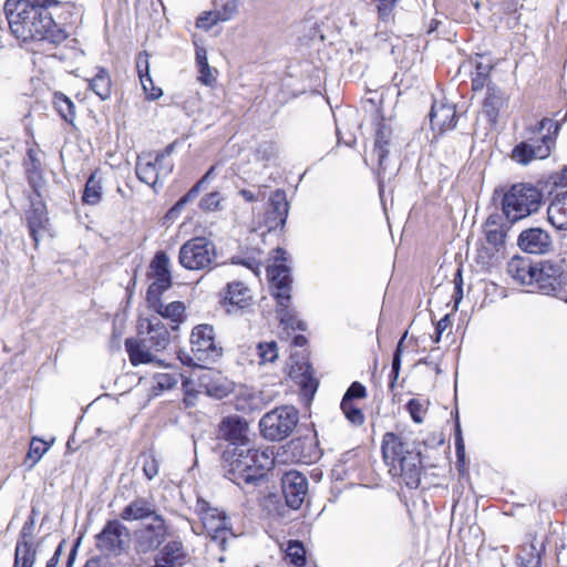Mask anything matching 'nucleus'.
Segmentation results:
<instances>
[{"instance_id":"obj_26","label":"nucleus","mask_w":567,"mask_h":567,"mask_svg":"<svg viewBox=\"0 0 567 567\" xmlns=\"http://www.w3.org/2000/svg\"><path fill=\"white\" fill-rule=\"evenodd\" d=\"M288 449L295 462L311 463L319 456L316 439L311 435L292 439L288 443Z\"/></svg>"},{"instance_id":"obj_34","label":"nucleus","mask_w":567,"mask_h":567,"mask_svg":"<svg viewBox=\"0 0 567 567\" xmlns=\"http://www.w3.org/2000/svg\"><path fill=\"white\" fill-rule=\"evenodd\" d=\"M37 560V547L25 542H17L13 567H33Z\"/></svg>"},{"instance_id":"obj_29","label":"nucleus","mask_w":567,"mask_h":567,"mask_svg":"<svg viewBox=\"0 0 567 567\" xmlns=\"http://www.w3.org/2000/svg\"><path fill=\"white\" fill-rule=\"evenodd\" d=\"M547 218L557 230H567V190L555 194L547 208Z\"/></svg>"},{"instance_id":"obj_59","label":"nucleus","mask_w":567,"mask_h":567,"mask_svg":"<svg viewBox=\"0 0 567 567\" xmlns=\"http://www.w3.org/2000/svg\"><path fill=\"white\" fill-rule=\"evenodd\" d=\"M400 369H401V361L399 359V354L398 355H393V359H392V368H391V373H390V383H389V386L391 389L394 388L396 381H398V378H399V374H400Z\"/></svg>"},{"instance_id":"obj_17","label":"nucleus","mask_w":567,"mask_h":567,"mask_svg":"<svg viewBox=\"0 0 567 567\" xmlns=\"http://www.w3.org/2000/svg\"><path fill=\"white\" fill-rule=\"evenodd\" d=\"M517 245L525 252L544 255L553 249V239L547 230L532 227L519 234Z\"/></svg>"},{"instance_id":"obj_54","label":"nucleus","mask_w":567,"mask_h":567,"mask_svg":"<svg viewBox=\"0 0 567 567\" xmlns=\"http://www.w3.org/2000/svg\"><path fill=\"white\" fill-rule=\"evenodd\" d=\"M143 472L148 480L154 478L158 474V463L153 456L145 458L143 463Z\"/></svg>"},{"instance_id":"obj_2","label":"nucleus","mask_w":567,"mask_h":567,"mask_svg":"<svg viewBox=\"0 0 567 567\" xmlns=\"http://www.w3.org/2000/svg\"><path fill=\"white\" fill-rule=\"evenodd\" d=\"M224 476L249 492L267 481L274 465L272 452L252 449L249 444L226 449L221 456Z\"/></svg>"},{"instance_id":"obj_41","label":"nucleus","mask_w":567,"mask_h":567,"mask_svg":"<svg viewBox=\"0 0 567 567\" xmlns=\"http://www.w3.org/2000/svg\"><path fill=\"white\" fill-rule=\"evenodd\" d=\"M28 184L33 190V198H42L47 187V181L43 177L42 169H27Z\"/></svg>"},{"instance_id":"obj_31","label":"nucleus","mask_w":567,"mask_h":567,"mask_svg":"<svg viewBox=\"0 0 567 567\" xmlns=\"http://www.w3.org/2000/svg\"><path fill=\"white\" fill-rule=\"evenodd\" d=\"M551 153L549 144H516L512 158L519 164L527 165L534 159L547 158Z\"/></svg>"},{"instance_id":"obj_53","label":"nucleus","mask_w":567,"mask_h":567,"mask_svg":"<svg viewBox=\"0 0 567 567\" xmlns=\"http://www.w3.org/2000/svg\"><path fill=\"white\" fill-rule=\"evenodd\" d=\"M33 525H34V520L33 518H30L29 520H27L21 530H20V534H19V537H18V540L17 542H25L28 544H33L32 542V538H33Z\"/></svg>"},{"instance_id":"obj_12","label":"nucleus","mask_w":567,"mask_h":567,"mask_svg":"<svg viewBox=\"0 0 567 567\" xmlns=\"http://www.w3.org/2000/svg\"><path fill=\"white\" fill-rule=\"evenodd\" d=\"M167 529L166 520L162 515L142 523L134 532L135 549L141 554L156 550L165 542Z\"/></svg>"},{"instance_id":"obj_14","label":"nucleus","mask_w":567,"mask_h":567,"mask_svg":"<svg viewBox=\"0 0 567 567\" xmlns=\"http://www.w3.org/2000/svg\"><path fill=\"white\" fill-rule=\"evenodd\" d=\"M202 522L205 530L210 536V542L221 550L226 549L228 538L235 537L231 533L226 514L218 508L207 506L203 508Z\"/></svg>"},{"instance_id":"obj_28","label":"nucleus","mask_w":567,"mask_h":567,"mask_svg":"<svg viewBox=\"0 0 567 567\" xmlns=\"http://www.w3.org/2000/svg\"><path fill=\"white\" fill-rule=\"evenodd\" d=\"M536 262L528 258L515 256L507 264L508 275L519 285L533 286L535 278Z\"/></svg>"},{"instance_id":"obj_15","label":"nucleus","mask_w":567,"mask_h":567,"mask_svg":"<svg viewBox=\"0 0 567 567\" xmlns=\"http://www.w3.org/2000/svg\"><path fill=\"white\" fill-rule=\"evenodd\" d=\"M169 267L171 260L168 255L163 250L157 251L151 261V269L155 280L147 289L146 300H156L157 297H161L172 287L173 281Z\"/></svg>"},{"instance_id":"obj_9","label":"nucleus","mask_w":567,"mask_h":567,"mask_svg":"<svg viewBox=\"0 0 567 567\" xmlns=\"http://www.w3.org/2000/svg\"><path fill=\"white\" fill-rule=\"evenodd\" d=\"M533 286L544 295L563 298L567 292V270L564 261L536 262Z\"/></svg>"},{"instance_id":"obj_27","label":"nucleus","mask_w":567,"mask_h":567,"mask_svg":"<svg viewBox=\"0 0 567 567\" xmlns=\"http://www.w3.org/2000/svg\"><path fill=\"white\" fill-rule=\"evenodd\" d=\"M188 555L182 542H168L158 553L155 563L162 567H182L186 564Z\"/></svg>"},{"instance_id":"obj_25","label":"nucleus","mask_w":567,"mask_h":567,"mask_svg":"<svg viewBox=\"0 0 567 567\" xmlns=\"http://www.w3.org/2000/svg\"><path fill=\"white\" fill-rule=\"evenodd\" d=\"M508 229L509 227L503 221L501 215H489L483 226L486 243L494 250H499V248L505 245Z\"/></svg>"},{"instance_id":"obj_47","label":"nucleus","mask_w":567,"mask_h":567,"mask_svg":"<svg viewBox=\"0 0 567 567\" xmlns=\"http://www.w3.org/2000/svg\"><path fill=\"white\" fill-rule=\"evenodd\" d=\"M44 153L37 146L28 150V159L24 163L27 169H42Z\"/></svg>"},{"instance_id":"obj_18","label":"nucleus","mask_w":567,"mask_h":567,"mask_svg":"<svg viewBox=\"0 0 567 567\" xmlns=\"http://www.w3.org/2000/svg\"><path fill=\"white\" fill-rule=\"evenodd\" d=\"M30 208L25 212V218L30 236L34 246L39 245L40 239L48 233L49 217L47 206L42 198L29 197Z\"/></svg>"},{"instance_id":"obj_64","label":"nucleus","mask_w":567,"mask_h":567,"mask_svg":"<svg viewBox=\"0 0 567 567\" xmlns=\"http://www.w3.org/2000/svg\"><path fill=\"white\" fill-rule=\"evenodd\" d=\"M63 544H64V540L61 542L60 545L56 547L53 556L48 560L45 567H56L59 565L60 557H61L62 550H63Z\"/></svg>"},{"instance_id":"obj_49","label":"nucleus","mask_w":567,"mask_h":567,"mask_svg":"<svg viewBox=\"0 0 567 567\" xmlns=\"http://www.w3.org/2000/svg\"><path fill=\"white\" fill-rule=\"evenodd\" d=\"M221 196L218 192H213L204 196L200 200V208L207 212H214L219 208Z\"/></svg>"},{"instance_id":"obj_62","label":"nucleus","mask_w":567,"mask_h":567,"mask_svg":"<svg viewBox=\"0 0 567 567\" xmlns=\"http://www.w3.org/2000/svg\"><path fill=\"white\" fill-rule=\"evenodd\" d=\"M143 91L146 95V99L152 101L157 100L163 95L162 89L155 86L153 82L152 84H147V90L143 87Z\"/></svg>"},{"instance_id":"obj_48","label":"nucleus","mask_w":567,"mask_h":567,"mask_svg":"<svg viewBox=\"0 0 567 567\" xmlns=\"http://www.w3.org/2000/svg\"><path fill=\"white\" fill-rule=\"evenodd\" d=\"M367 396V390L360 382H353L346 391L342 401L353 402L354 399H364Z\"/></svg>"},{"instance_id":"obj_40","label":"nucleus","mask_w":567,"mask_h":567,"mask_svg":"<svg viewBox=\"0 0 567 567\" xmlns=\"http://www.w3.org/2000/svg\"><path fill=\"white\" fill-rule=\"evenodd\" d=\"M181 374L178 373H157L154 375L153 393L158 395L165 390H171L177 385Z\"/></svg>"},{"instance_id":"obj_33","label":"nucleus","mask_w":567,"mask_h":567,"mask_svg":"<svg viewBox=\"0 0 567 567\" xmlns=\"http://www.w3.org/2000/svg\"><path fill=\"white\" fill-rule=\"evenodd\" d=\"M102 178L99 172H93L85 183L82 195V202L86 205L95 206L102 200Z\"/></svg>"},{"instance_id":"obj_51","label":"nucleus","mask_w":567,"mask_h":567,"mask_svg":"<svg viewBox=\"0 0 567 567\" xmlns=\"http://www.w3.org/2000/svg\"><path fill=\"white\" fill-rule=\"evenodd\" d=\"M302 379L300 383L303 389L309 390L310 392H315L318 386V380L312 377V371L310 365H306L305 372L301 374Z\"/></svg>"},{"instance_id":"obj_19","label":"nucleus","mask_w":567,"mask_h":567,"mask_svg":"<svg viewBox=\"0 0 567 567\" xmlns=\"http://www.w3.org/2000/svg\"><path fill=\"white\" fill-rule=\"evenodd\" d=\"M429 116L432 130L437 133H444L455 127V105L445 100H435Z\"/></svg>"},{"instance_id":"obj_42","label":"nucleus","mask_w":567,"mask_h":567,"mask_svg":"<svg viewBox=\"0 0 567 567\" xmlns=\"http://www.w3.org/2000/svg\"><path fill=\"white\" fill-rule=\"evenodd\" d=\"M54 105L60 115L69 123H72L75 117V110L73 102L64 94H55Z\"/></svg>"},{"instance_id":"obj_60","label":"nucleus","mask_w":567,"mask_h":567,"mask_svg":"<svg viewBox=\"0 0 567 567\" xmlns=\"http://www.w3.org/2000/svg\"><path fill=\"white\" fill-rule=\"evenodd\" d=\"M399 0H379L378 11L382 18L388 17Z\"/></svg>"},{"instance_id":"obj_30","label":"nucleus","mask_w":567,"mask_h":567,"mask_svg":"<svg viewBox=\"0 0 567 567\" xmlns=\"http://www.w3.org/2000/svg\"><path fill=\"white\" fill-rule=\"evenodd\" d=\"M566 120L567 113L560 118L544 117L534 125H530L528 130L533 134V138L539 140L540 142H554L558 137L561 123Z\"/></svg>"},{"instance_id":"obj_36","label":"nucleus","mask_w":567,"mask_h":567,"mask_svg":"<svg viewBox=\"0 0 567 567\" xmlns=\"http://www.w3.org/2000/svg\"><path fill=\"white\" fill-rule=\"evenodd\" d=\"M241 0H214V17L220 21H229L237 16Z\"/></svg>"},{"instance_id":"obj_10","label":"nucleus","mask_w":567,"mask_h":567,"mask_svg":"<svg viewBox=\"0 0 567 567\" xmlns=\"http://www.w3.org/2000/svg\"><path fill=\"white\" fill-rule=\"evenodd\" d=\"M216 257V247L213 241L205 237H194L179 248L178 262L187 270H208Z\"/></svg>"},{"instance_id":"obj_1","label":"nucleus","mask_w":567,"mask_h":567,"mask_svg":"<svg viewBox=\"0 0 567 567\" xmlns=\"http://www.w3.org/2000/svg\"><path fill=\"white\" fill-rule=\"evenodd\" d=\"M7 0L4 12L11 33L23 44L56 47L69 38V32L53 20L47 8L56 0Z\"/></svg>"},{"instance_id":"obj_11","label":"nucleus","mask_w":567,"mask_h":567,"mask_svg":"<svg viewBox=\"0 0 567 567\" xmlns=\"http://www.w3.org/2000/svg\"><path fill=\"white\" fill-rule=\"evenodd\" d=\"M174 152V144H168L163 152L147 153L138 156L136 175L141 182L156 188L161 177H166L173 169L167 158Z\"/></svg>"},{"instance_id":"obj_32","label":"nucleus","mask_w":567,"mask_h":567,"mask_svg":"<svg viewBox=\"0 0 567 567\" xmlns=\"http://www.w3.org/2000/svg\"><path fill=\"white\" fill-rule=\"evenodd\" d=\"M89 87L102 100L106 101L112 94V81L106 69L99 68L94 76L86 79Z\"/></svg>"},{"instance_id":"obj_44","label":"nucleus","mask_w":567,"mask_h":567,"mask_svg":"<svg viewBox=\"0 0 567 567\" xmlns=\"http://www.w3.org/2000/svg\"><path fill=\"white\" fill-rule=\"evenodd\" d=\"M340 408L346 417L354 425L364 423V414L353 402L341 401Z\"/></svg>"},{"instance_id":"obj_5","label":"nucleus","mask_w":567,"mask_h":567,"mask_svg":"<svg viewBox=\"0 0 567 567\" xmlns=\"http://www.w3.org/2000/svg\"><path fill=\"white\" fill-rule=\"evenodd\" d=\"M542 199L543 194L536 186L518 183L503 193L501 208L506 220L514 224L538 212Z\"/></svg>"},{"instance_id":"obj_55","label":"nucleus","mask_w":567,"mask_h":567,"mask_svg":"<svg viewBox=\"0 0 567 567\" xmlns=\"http://www.w3.org/2000/svg\"><path fill=\"white\" fill-rule=\"evenodd\" d=\"M214 10L210 12H205L203 16H200L197 21L196 25L197 28L208 30L212 28L215 23L219 22L220 19H217L214 17Z\"/></svg>"},{"instance_id":"obj_52","label":"nucleus","mask_w":567,"mask_h":567,"mask_svg":"<svg viewBox=\"0 0 567 567\" xmlns=\"http://www.w3.org/2000/svg\"><path fill=\"white\" fill-rule=\"evenodd\" d=\"M455 450L458 461H463L465 457V445L462 436L461 425L458 420L455 423Z\"/></svg>"},{"instance_id":"obj_58","label":"nucleus","mask_w":567,"mask_h":567,"mask_svg":"<svg viewBox=\"0 0 567 567\" xmlns=\"http://www.w3.org/2000/svg\"><path fill=\"white\" fill-rule=\"evenodd\" d=\"M477 78L473 80V86L478 87L483 85L484 78L488 74L491 66L489 64L477 63Z\"/></svg>"},{"instance_id":"obj_37","label":"nucleus","mask_w":567,"mask_h":567,"mask_svg":"<svg viewBox=\"0 0 567 567\" xmlns=\"http://www.w3.org/2000/svg\"><path fill=\"white\" fill-rule=\"evenodd\" d=\"M286 559L297 567H303L307 563L303 544L299 540H289L286 548Z\"/></svg>"},{"instance_id":"obj_4","label":"nucleus","mask_w":567,"mask_h":567,"mask_svg":"<svg viewBox=\"0 0 567 567\" xmlns=\"http://www.w3.org/2000/svg\"><path fill=\"white\" fill-rule=\"evenodd\" d=\"M382 454L392 476L401 477L410 488L421 482V455L403 437L386 432L382 440Z\"/></svg>"},{"instance_id":"obj_8","label":"nucleus","mask_w":567,"mask_h":567,"mask_svg":"<svg viewBox=\"0 0 567 567\" xmlns=\"http://www.w3.org/2000/svg\"><path fill=\"white\" fill-rule=\"evenodd\" d=\"M298 422L299 411L295 406H278L260 419V433L268 441H282L292 433Z\"/></svg>"},{"instance_id":"obj_23","label":"nucleus","mask_w":567,"mask_h":567,"mask_svg":"<svg viewBox=\"0 0 567 567\" xmlns=\"http://www.w3.org/2000/svg\"><path fill=\"white\" fill-rule=\"evenodd\" d=\"M156 504L152 498L135 497L121 512L120 517L126 522L151 520L158 516Z\"/></svg>"},{"instance_id":"obj_22","label":"nucleus","mask_w":567,"mask_h":567,"mask_svg":"<svg viewBox=\"0 0 567 567\" xmlns=\"http://www.w3.org/2000/svg\"><path fill=\"white\" fill-rule=\"evenodd\" d=\"M289 205L286 193L277 189L269 198V209L266 213L265 223L268 230L282 228L288 217Z\"/></svg>"},{"instance_id":"obj_38","label":"nucleus","mask_w":567,"mask_h":567,"mask_svg":"<svg viewBox=\"0 0 567 567\" xmlns=\"http://www.w3.org/2000/svg\"><path fill=\"white\" fill-rule=\"evenodd\" d=\"M257 355L259 358V364L274 363L279 357L277 342H259L257 344Z\"/></svg>"},{"instance_id":"obj_61","label":"nucleus","mask_w":567,"mask_h":567,"mask_svg":"<svg viewBox=\"0 0 567 567\" xmlns=\"http://www.w3.org/2000/svg\"><path fill=\"white\" fill-rule=\"evenodd\" d=\"M391 138V128L385 123L380 122L378 124L377 135L374 142H388Z\"/></svg>"},{"instance_id":"obj_24","label":"nucleus","mask_w":567,"mask_h":567,"mask_svg":"<svg viewBox=\"0 0 567 567\" xmlns=\"http://www.w3.org/2000/svg\"><path fill=\"white\" fill-rule=\"evenodd\" d=\"M150 306L154 309V311L158 315L162 320H169L171 331H177L179 324L185 319V306L181 301H173L168 305H164L161 301V297H157L156 300H147Z\"/></svg>"},{"instance_id":"obj_3","label":"nucleus","mask_w":567,"mask_h":567,"mask_svg":"<svg viewBox=\"0 0 567 567\" xmlns=\"http://www.w3.org/2000/svg\"><path fill=\"white\" fill-rule=\"evenodd\" d=\"M138 339L128 338L125 340V349L133 365L162 363L151 352H159L167 348L172 340L169 326L167 327L159 317L141 318L137 324Z\"/></svg>"},{"instance_id":"obj_35","label":"nucleus","mask_w":567,"mask_h":567,"mask_svg":"<svg viewBox=\"0 0 567 567\" xmlns=\"http://www.w3.org/2000/svg\"><path fill=\"white\" fill-rule=\"evenodd\" d=\"M216 166H212L206 174L172 207L171 214L179 212L187 203L194 200L205 185L213 178Z\"/></svg>"},{"instance_id":"obj_6","label":"nucleus","mask_w":567,"mask_h":567,"mask_svg":"<svg viewBox=\"0 0 567 567\" xmlns=\"http://www.w3.org/2000/svg\"><path fill=\"white\" fill-rule=\"evenodd\" d=\"M267 276L271 284L272 295L278 305V317L280 322L292 329L305 330L306 324L301 321H296V316L292 309L289 308L290 285L291 276L290 269L284 264H274L267 267Z\"/></svg>"},{"instance_id":"obj_57","label":"nucleus","mask_w":567,"mask_h":567,"mask_svg":"<svg viewBox=\"0 0 567 567\" xmlns=\"http://www.w3.org/2000/svg\"><path fill=\"white\" fill-rule=\"evenodd\" d=\"M386 144H373L371 150V156L377 157L379 165L383 166L389 151L385 148Z\"/></svg>"},{"instance_id":"obj_45","label":"nucleus","mask_w":567,"mask_h":567,"mask_svg":"<svg viewBox=\"0 0 567 567\" xmlns=\"http://www.w3.org/2000/svg\"><path fill=\"white\" fill-rule=\"evenodd\" d=\"M411 419L420 424L423 422V415L427 410V402L420 399H411L406 404Z\"/></svg>"},{"instance_id":"obj_7","label":"nucleus","mask_w":567,"mask_h":567,"mask_svg":"<svg viewBox=\"0 0 567 567\" xmlns=\"http://www.w3.org/2000/svg\"><path fill=\"white\" fill-rule=\"evenodd\" d=\"M223 349L215 342L214 328L209 324L196 326L190 334V354L178 352L181 362L188 367H203L219 358Z\"/></svg>"},{"instance_id":"obj_21","label":"nucleus","mask_w":567,"mask_h":567,"mask_svg":"<svg viewBox=\"0 0 567 567\" xmlns=\"http://www.w3.org/2000/svg\"><path fill=\"white\" fill-rule=\"evenodd\" d=\"M246 430L247 424L239 416H228L219 424L218 437L229 443L226 449L238 447L248 444Z\"/></svg>"},{"instance_id":"obj_13","label":"nucleus","mask_w":567,"mask_h":567,"mask_svg":"<svg viewBox=\"0 0 567 567\" xmlns=\"http://www.w3.org/2000/svg\"><path fill=\"white\" fill-rule=\"evenodd\" d=\"M128 543V529L117 519L107 522L96 536V547L107 555L118 556L123 554L127 549Z\"/></svg>"},{"instance_id":"obj_16","label":"nucleus","mask_w":567,"mask_h":567,"mask_svg":"<svg viewBox=\"0 0 567 567\" xmlns=\"http://www.w3.org/2000/svg\"><path fill=\"white\" fill-rule=\"evenodd\" d=\"M281 488L286 504L292 509H298L308 492L307 477L297 471H289L281 478Z\"/></svg>"},{"instance_id":"obj_46","label":"nucleus","mask_w":567,"mask_h":567,"mask_svg":"<svg viewBox=\"0 0 567 567\" xmlns=\"http://www.w3.org/2000/svg\"><path fill=\"white\" fill-rule=\"evenodd\" d=\"M48 446H45V443L40 439H33L30 444V450L28 453V460H31L32 462L29 464V470L33 468V466L41 460L43 454L48 451Z\"/></svg>"},{"instance_id":"obj_43","label":"nucleus","mask_w":567,"mask_h":567,"mask_svg":"<svg viewBox=\"0 0 567 567\" xmlns=\"http://www.w3.org/2000/svg\"><path fill=\"white\" fill-rule=\"evenodd\" d=\"M136 69L142 87L147 90V84H152V78L150 75L148 54L146 52H141L136 56Z\"/></svg>"},{"instance_id":"obj_20","label":"nucleus","mask_w":567,"mask_h":567,"mask_svg":"<svg viewBox=\"0 0 567 567\" xmlns=\"http://www.w3.org/2000/svg\"><path fill=\"white\" fill-rule=\"evenodd\" d=\"M252 295L250 289L241 281L227 284L223 299V306L228 313L244 310L251 306Z\"/></svg>"},{"instance_id":"obj_39","label":"nucleus","mask_w":567,"mask_h":567,"mask_svg":"<svg viewBox=\"0 0 567 567\" xmlns=\"http://www.w3.org/2000/svg\"><path fill=\"white\" fill-rule=\"evenodd\" d=\"M519 567H540V554L534 544L524 546L518 554Z\"/></svg>"},{"instance_id":"obj_56","label":"nucleus","mask_w":567,"mask_h":567,"mask_svg":"<svg viewBox=\"0 0 567 567\" xmlns=\"http://www.w3.org/2000/svg\"><path fill=\"white\" fill-rule=\"evenodd\" d=\"M239 195L248 203L257 202V200H264L266 195L262 187H258V192L254 193L250 189H240Z\"/></svg>"},{"instance_id":"obj_50","label":"nucleus","mask_w":567,"mask_h":567,"mask_svg":"<svg viewBox=\"0 0 567 567\" xmlns=\"http://www.w3.org/2000/svg\"><path fill=\"white\" fill-rule=\"evenodd\" d=\"M198 69V81L205 85H212L216 81L215 71L209 66V64H203L197 66Z\"/></svg>"},{"instance_id":"obj_63","label":"nucleus","mask_w":567,"mask_h":567,"mask_svg":"<svg viewBox=\"0 0 567 567\" xmlns=\"http://www.w3.org/2000/svg\"><path fill=\"white\" fill-rule=\"evenodd\" d=\"M553 184L558 187H567V167L551 177Z\"/></svg>"}]
</instances>
